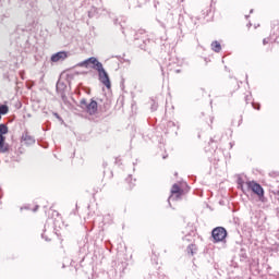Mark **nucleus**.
Instances as JSON below:
<instances>
[{
    "mask_svg": "<svg viewBox=\"0 0 279 279\" xmlns=\"http://www.w3.org/2000/svg\"><path fill=\"white\" fill-rule=\"evenodd\" d=\"M245 186L241 185L242 191H251L254 195H257L259 202H265V190L260 184L256 183V181H247Z\"/></svg>",
    "mask_w": 279,
    "mask_h": 279,
    "instance_id": "obj_1",
    "label": "nucleus"
},
{
    "mask_svg": "<svg viewBox=\"0 0 279 279\" xmlns=\"http://www.w3.org/2000/svg\"><path fill=\"white\" fill-rule=\"evenodd\" d=\"M278 36H279V26L278 25H274L271 28V34L268 37H265L263 39V45H271L270 46V51H274V47L276 45V40H278Z\"/></svg>",
    "mask_w": 279,
    "mask_h": 279,
    "instance_id": "obj_2",
    "label": "nucleus"
},
{
    "mask_svg": "<svg viewBox=\"0 0 279 279\" xmlns=\"http://www.w3.org/2000/svg\"><path fill=\"white\" fill-rule=\"evenodd\" d=\"M169 196V202H178V199H182V196L184 195V190L182 189V185L180 183H174L171 187Z\"/></svg>",
    "mask_w": 279,
    "mask_h": 279,
    "instance_id": "obj_3",
    "label": "nucleus"
},
{
    "mask_svg": "<svg viewBox=\"0 0 279 279\" xmlns=\"http://www.w3.org/2000/svg\"><path fill=\"white\" fill-rule=\"evenodd\" d=\"M211 235L214 239V243H221V241H226V236H228V231L223 227H217L211 231Z\"/></svg>",
    "mask_w": 279,
    "mask_h": 279,
    "instance_id": "obj_4",
    "label": "nucleus"
},
{
    "mask_svg": "<svg viewBox=\"0 0 279 279\" xmlns=\"http://www.w3.org/2000/svg\"><path fill=\"white\" fill-rule=\"evenodd\" d=\"M81 108L83 110H86L88 114H97V101L90 100V102H87L86 99L81 100Z\"/></svg>",
    "mask_w": 279,
    "mask_h": 279,
    "instance_id": "obj_5",
    "label": "nucleus"
},
{
    "mask_svg": "<svg viewBox=\"0 0 279 279\" xmlns=\"http://www.w3.org/2000/svg\"><path fill=\"white\" fill-rule=\"evenodd\" d=\"M97 71H98V75H99V80H100L101 84H104V86H106V88H108V90H110V88H112V84L110 83V76H108V72H106V70L104 68H101Z\"/></svg>",
    "mask_w": 279,
    "mask_h": 279,
    "instance_id": "obj_6",
    "label": "nucleus"
},
{
    "mask_svg": "<svg viewBox=\"0 0 279 279\" xmlns=\"http://www.w3.org/2000/svg\"><path fill=\"white\" fill-rule=\"evenodd\" d=\"M93 64V69H96V71H99V69L104 68V64L97 60L95 57H90L89 59L83 61L81 63V66H84L85 69H88Z\"/></svg>",
    "mask_w": 279,
    "mask_h": 279,
    "instance_id": "obj_7",
    "label": "nucleus"
},
{
    "mask_svg": "<svg viewBox=\"0 0 279 279\" xmlns=\"http://www.w3.org/2000/svg\"><path fill=\"white\" fill-rule=\"evenodd\" d=\"M47 215H48V219L53 221V223H56V221H60V219H62V215H60V211L54 209L53 207H50L48 209Z\"/></svg>",
    "mask_w": 279,
    "mask_h": 279,
    "instance_id": "obj_8",
    "label": "nucleus"
},
{
    "mask_svg": "<svg viewBox=\"0 0 279 279\" xmlns=\"http://www.w3.org/2000/svg\"><path fill=\"white\" fill-rule=\"evenodd\" d=\"M69 58V52L66 51H59L51 56L50 60L51 62H64Z\"/></svg>",
    "mask_w": 279,
    "mask_h": 279,
    "instance_id": "obj_9",
    "label": "nucleus"
},
{
    "mask_svg": "<svg viewBox=\"0 0 279 279\" xmlns=\"http://www.w3.org/2000/svg\"><path fill=\"white\" fill-rule=\"evenodd\" d=\"M0 151L1 154H5L10 151V145L5 144V136L0 134Z\"/></svg>",
    "mask_w": 279,
    "mask_h": 279,
    "instance_id": "obj_10",
    "label": "nucleus"
},
{
    "mask_svg": "<svg viewBox=\"0 0 279 279\" xmlns=\"http://www.w3.org/2000/svg\"><path fill=\"white\" fill-rule=\"evenodd\" d=\"M211 49L216 53H219V51H221V44H219V41L211 43Z\"/></svg>",
    "mask_w": 279,
    "mask_h": 279,
    "instance_id": "obj_11",
    "label": "nucleus"
},
{
    "mask_svg": "<svg viewBox=\"0 0 279 279\" xmlns=\"http://www.w3.org/2000/svg\"><path fill=\"white\" fill-rule=\"evenodd\" d=\"M197 252V245L196 244H190L187 246V254H191L193 256Z\"/></svg>",
    "mask_w": 279,
    "mask_h": 279,
    "instance_id": "obj_12",
    "label": "nucleus"
},
{
    "mask_svg": "<svg viewBox=\"0 0 279 279\" xmlns=\"http://www.w3.org/2000/svg\"><path fill=\"white\" fill-rule=\"evenodd\" d=\"M10 112V108H8L7 105L0 106V121H1V114H8Z\"/></svg>",
    "mask_w": 279,
    "mask_h": 279,
    "instance_id": "obj_13",
    "label": "nucleus"
},
{
    "mask_svg": "<svg viewBox=\"0 0 279 279\" xmlns=\"http://www.w3.org/2000/svg\"><path fill=\"white\" fill-rule=\"evenodd\" d=\"M22 141H24L25 143H34V137L26 133L22 136Z\"/></svg>",
    "mask_w": 279,
    "mask_h": 279,
    "instance_id": "obj_14",
    "label": "nucleus"
},
{
    "mask_svg": "<svg viewBox=\"0 0 279 279\" xmlns=\"http://www.w3.org/2000/svg\"><path fill=\"white\" fill-rule=\"evenodd\" d=\"M8 125L5 124H0V134L3 136L4 134H8Z\"/></svg>",
    "mask_w": 279,
    "mask_h": 279,
    "instance_id": "obj_15",
    "label": "nucleus"
},
{
    "mask_svg": "<svg viewBox=\"0 0 279 279\" xmlns=\"http://www.w3.org/2000/svg\"><path fill=\"white\" fill-rule=\"evenodd\" d=\"M126 183H128V191H132V189H134V184L132 183V178L126 179Z\"/></svg>",
    "mask_w": 279,
    "mask_h": 279,
    "instance_id": "obj_16",
    "label": "nucleus"
},
{
    "mask_svg": "<svg viewBox=\"0 0 279 279\" xmlns=\"http://www.w3.org/2000/svg\"><path fill=\"white\" fill-rule=\"evenodd\" d=\"M141 34H145V29H142V31H141Z\"/></svg>",
    "mask_w": 279,
    "mask_h": 279,
    "instance_id": "obj_17",
    "label": "nucleus"
},
{
    "mask_svg": "<svg viewBox=\"0 0 279 279\" xmlns=\"http://www.w3.org/2000/svg\"><path fill=\"white\" fill-rule=\"evenodd\" d=\"M193 236H195V231H192Z\"/></svg>",
    "mask_w": 279,
    "mask_h": 279,
    "instance_id": "obj_18",
    "label": "nucleus"
}]
</instances>
